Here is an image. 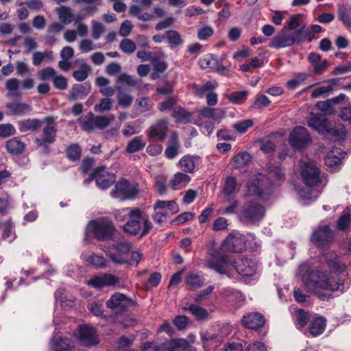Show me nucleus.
<instances>
[{
    "label": "nucleus",
    "mask_w": 351,
    "mask_h": 351,
    "mask_svg": "<svg viewBox=\"0 0 351 351\" xmlns=\"http://www.w3.org/2000/svg\"><path fill=\"white\" fill-rule=\"evenodd\" d=\"M306 272H308V275L304 280V285L311 292L316 293L320 289L343 292L348 288V286H346L340 278L334 280L326 272L319 270L309 271V267L306 263L301 264L299 267L298 274L303 276Z\"/></svg>",
    "instance_id": "obj_1"
},
{
    "label": "nucleus",
    "mask_w": 351,
    "mask_h": 351,
    "mask_svg": "<svg viewBox=\"0 0 351 351\" xmlns=\"http://www.w3.org/2000/svg\"><path fill=\"white\" fill-rule=\"evenodd\" d=\"M301 176L308 189H300L299 195L306 199H316L320 193L317 188L324 184V175L322 174L315 162L309 161L304 162L302 167Z\"/></svg>",
    "instance_id": "obj_2"
},
{
    "label": "nucleus",
    "mask_w": 351,
    "mask_h": 351,
    "mask_svg": "<svg viewBox=\"0 0 351 351\" xmlns=\"http://www.w3.org/2000/svg\"><path fill=\"white\" fill-rule=\"evenodd\" d=\"M128 211L129 217L123 227V231L131 236L139 235L141 238L147 235L152 228L148 217L138 208Z\"/></svg>",
    "instance_id": "obj_3"
},
{
    "label": "nucleus",
    "mask_w": 351,
    "mask_h": 351,
    "mask_svg": "<svg viewBox=\"0 0 351 351\" xmlns=\"http://www.w3.org/2000/svg\"><path fill=\"white\" fill-rule=\"evenodd\" d=\"M42 134L40 136L36 137L34 142L36 145L47 148L49 145L56 141L57 125L56 119L53 116H48L43 119L41 124Z\"/></svg>",
    "instance_id": "obj_4"
},
{
    "label": "nucleus",
    "mask_w": 351,
    "mask_h": 351,
    "mask_svg": "<svg viewBox=\"0 0 351 351\" xmlns=\"http://www.w3.org/2000/svg\"><path fill=\"white\" fill-rule=\"evenodd\" d=\"M302 38L301 32H288L283 29L277 33L269 41V47L275 49L290 47L294 45H300Z\"/></svg>",
    "instance_id": "obj_5"
},
{
    "label": "nucleus",
    "mask_w": 351,
    "mask_h": 351,
    "mask_svg": "<svg viewBox=\"0 0 351 351\" xmlns=\"http://www.w3.org/2000/svg\"><path fill=\"white\" fill-rule=\"evenodd\" d=\"M88 228L94 234L95 238L99 241L112 239L115 231L112 223L106 218L91 221L88 224Z\"/></svg>",
    "instance_id": "obj_6"
},
{
    "label": "nucleus",
    "mask_w": 351,
    "mask_h": 351,
    "mask_svg": "<svg viewBox=\"0 0 351 351\" xmlns=\"http://www.w3.org/2000/svg\"><path fill=\"white\" fill-rule=\"evenodd\" d=\"M265 208L260 204L245 206L239 218L243 223L252 224L261 220L265 215Z\"/></svg>",
    "instance_id": "obj_7"
},
{
    "label": "nucleus",
    "mask_w": 351,
    "mask_h": 351,
    "mask_svg": "<svg viewBox=\"0 0 351 351\" xmlns=\"http://www.w3.org/2000/svg\"><path fill=\"white\" fill-rule=\"evenodd\" d=\"M138 193L136 186L130 184L125 179L120 180L115 185L114 189L111 191V196L114 198L125 200L133 199Z\"/></svg>",
    "instance_id": "obj_8"
},
{
    "label": "nucleus",
    "mask_w": 351,
    "mask_h": 351,
    "mask_svg": "<svg viewBox=\"0 0 351 351\" xmlns=\"http://www.w3.org/2000/svg\"><path fill=\"white\" fill-rule=\"evenodd\" d=\"M246 239L244 235L239 232L230 234L221 245L225 252L241 253L245 249Z\"/></svg>",
    "instance_id": "obj_9"
},
{
    "label": "nucleus",
    "mask_w": 351,
    "mask_h": 351,
    "mask_svg": "<svg viewBox=\"0 0 351 351\" xmlns=\"http://www.w3.org/2000/svg\"><path fill=\"white\" fill-rule=\"evenodd\" d=\"M132 247L128 242H120L112 245L111 250L108 252V256L116 265H123L128 263L126 255L130 251Z\"/></svg>",
    "instance_id": "obj_10"
},
{
    "label": "nucleus",
    "mask_w": 351,
    "mask_h": 351,
    "mask_svg": "<svg viewBox=\"0 0 351 351\" xmlns=\"http://www.w3.org/2000/svg\"><path fill=\"white\" fill-rule=\"evenodd\" d=\"M95 180L97 185L101 189L109 188L115 181V176L113 173L106 171L105 166L97 168L90 176L88 182Z\"/></svg>",
    "instance_id": "obj_11"
},
{
    "label": "nucleus",
    "mask_w": 351,
    "mask_h": 351,
    "mask_svg": "<svg viewBox=\"0 0 351 351\" xmlns=\"http://www.w3.org/2000/svg\"><path fill=\"white\" fill-rule=\"evenodd\" d=\"M333 234L327 225L319 227L311 237V243L319 248H324L332 242Z\"/></svg>",
    "instance_id": "obj_12"
},
{
    "label": "nucleus",
    "mask_w": 351,
    "mask_h": 351,
    "mask_svg": "<svg viewBox=\"0 0 351 351\" xmlns=\"http://www.w3.org/2000/svg\"><path fill=\"white\" fill-rule=\"evenodd\" d=\"M263 177L261 175L251 178L247 183L245 197L257 199H265L266 193L263 189Z\"/></svg>",
    "instance_id": "obj_13"
},
{
    "label": "nucleus",
    "mask_w": 351,
    "mask_h": 351,
    "mask_svg": "<svg viewBox=\"0 0 351 351\" xmlns=\"http://www.w3.org/2000/svg\"><path fill=\"white\" fill-rule=\"evenodd\" d=\"M88 285L95 288L113 286L121 289L126 287L125 283L121 281L119 278L111 274H105L101 276H96L89 280Z\"/></svg>",
    "instance_id": "obj_14"
},
{
    "label": "nucleus",
    "mask_w": 351,
    "mask_h": 351,
    "mask_svg": "<svg viewBox=\"0 0 351 351\" xmlns=\"http://www.w3.org/2000/svg\"><path fill=\"white\" fill-rule=\"evenodd\" d=\"M311 141V136L304 127H295L289 134V142L294 148L300 149Z\"/></svg>",
    "instance_id": "obj_15"
},
{
    "label": "nucleus",
    "mask_w": 351,
    "mask_h": 351,
    "mask_svg": "<svg viewBox=\"0 0 351 351\" xmlns=\"http://www.w3.org/2000/svg\"><path fill=\"white\" fill-rule=\"evenodd\" d=\"M169 120L160 119L152 124L147 130L148 138L158 141H164L167 137L169 130Z\"/></svg>",
    "instance_id": "obj_16"
},
{
    "label": "nucleus",
    "mask_w": 351,
    "mask_h": 351,
    "mask_svg": "<svg viewBox=\"0 0 351 351\" xmlns=\"http://www.w3.org/2000/svg\"><path fill=\"white\" fill-rule=\"evenodd\" d=\"M232 265L238 274L243 276L254 275L257 269L256 263L250 258H239L235 260Z\"/></svg>",
    "instance_id": "obj_17"
},
{
    "label": "nucleus",
    "mask_w": 351,
    "mask_h": 351,
    "mask_svg": "<svg viewBox=\"0 0 351 351\" xmlns=\"http://www.w3.org/2000/svg\"><path fill=\"white\" fill-rule=\"evenodd\" d=\"M318 261L324 267L328 268L330 271L337 272L341 271V266L337 254L334 251L323 252L318 257Z\"/></svg>",
    "instance_id": "obj_18"
},
{
    "label": "nucleus",
    "mask_w": 351,
    "mask_h": 351,
    "mask_svg": "<svg viewBox=\"0 0 351 351\" xmlns=\"http://www.w3.org/2000/svg\"><path fill=\"white\" fill-rule=\"evenodd\" d=\"M241 324L245 328L252 330H257L264 326L265 319L263 315L260 313H248L243 316Z\"/></svg>",
    "instance_id": "obj_19"
},
{
    "label": "nucleus",
    "mask_w": 351,
    "mask_h": 351,
    "mask_svg": "<svg viewBox=\"0 0 351 351\" xmlns=\"http://www.w3.org/2000/svg\"><path fill=\"white\" fill-rule=\"evenodd\" d=\"M78 339L84 346H93L98 343V338L94 328L88 325L79 328Z\"/></svg>",
    "instance_id": "obj_20"
},
{
    "label": "nucleus",
    "mask_w": 351,
    "mask_h": 351,
    "mask_svg": "<svg viewBox=\"0 0 351 351\" xmlns=\"http://www.w3.org/2000/svg\"><path fill=\"white\" fill-rule=\"evenodd\" d=\"M132 303V300L124 294L116 293L106 302V306L112 309L119 308L125 311Z\"/></svg>",
    "instance_id": "obj_21"
},
{
    "label": "nucleus",
    "mask_w": 351,
    "mask_h": 351,
    "mask_svg": "<svg viewBox=\"0 0 351 351\" xmlns=\"http://www.w3.org/2000/svg\"><path fill=\"white\" fill-rule=\"evenodd\" d=\"M328 120L322 114L311 113L308 118V125L319 134H325Z\"/></svg>",
    "instance_id": "obj_22"
},
{
    "label": "nucleus",
    "mask_w": 351,
    "mask_h": 351,
    "mask_svg": "<svg viewBox=\"0 0 351 351\" xmlns=\"http://www.w3.org/2000/svg\"><path fill=\"white\" fill-rule=\"evenodd\" d=\"M229 260L226 256H213L206 263V266L220 274H226Z\"/></svg>",
    "instance_id": "obj_23"
},
{
    "label": "nucleus",
    "mask_w": 351,
    "mask_h": 351,
    "mask_svg": "<svg viewBox=\"0 0 351 351\" xmlns=\"http://www.w3.org/2000/svg\"><path fill=\"white\" fill-rule=\"evenodd\" d=\"M25 144L21 141L19 138L14 137L6 141L5 148L8 152L12 155H20L25 149Z\"/></svg>",
    "instance_id": "obj_24"
},
{
    "label": "nucleus",
    "mask_w": 351,
    "mask_h": 351,
    "mask_svg": "<svg viewBox=\"0 0 351 351\" xmlns=\"http://www.w3.org/2000/svg\"><path fill=\"white\" fill-rule=\"evenodd\" d=\"M199 160L200 158L199 156L186 155L180 160L179 165L185 173H193Z\"/></svg>",
    "instance_id": "obj_25"
},
{
    "label": "nucleus",
    "mask_w": 351,
    "mask_h": 351,
    "mask_svg": "<svg viewBox=\"0 0 351 351\" xmlns=\"http://www.w3.org/2000/svg\"><path fill=\"white\" fill-rule=\"evenodd\" d=\"M42 123L43 119L40 120L36 118L23 119L18 122V127L21 132H33L40 128Z\"/></svg>",
    "instance_id": "obj_26"
},
{
    "label": "nucleus",
    "mask_w": 351,
    "mask_h": 351,
    "mask_svg": "<svg viewBox=\"0 0 351 351\" xmlns=\"http://www.w3.org/2000/svg\"><path fill=\"white\" fill-rule=\"evenodd\" d=\"M7 108L13 115L24 116L32 110L30 104L22 102H12L7 104Z\"/></svg>",
    "instance_id": "obj_27"
},
{
    "label": "nucleus",
    "mask_w": 351,
    "mask_h": 351,
    "mask_svg": "<svg viewBox=\"0 0 351 351\" xmlns=\"http://www.w3.org/2000/svg\"><path fill=\"white\" fill-rule=\"evenodd\" d=\"M51 347L53 351H71V350L70 341L60 335H56L52 338Z\"/></svg>",
    "instance_id": "obj_28"
},
{
    "label": "nucleus",
    "mask_w": 351,
    "mask_h": 351,
    "mask_svg": "<svg viewBox=\"0 0 351 351\" xmlns=\"http://www.w3.org/2000/svg\"><path fill=\"white\" fill-rule=\"evenodd\" d=\"M172 117L177 123L186 124L191 122L192 114L181 106H176L173 110Z\"/></svg>",
    "instance_id": "obj_29"
},
{
    "label": "nucleus",
    "mask_w": 351,
    "mask_h": 351,
    "mask_svg": "<svg viewBox=\"0 0 351 351\" xmlns=\"http://www.w3.org/2000/svg\"><path fill=\"white\" fill-rule=\"evenodd\" d=\"M323 134L326 135L327 137L332 141H339L344 138L346 132L345 129L342 125L332 128L330 127V123H329L325 134Z\"/></svg>",
    "instance_id": "obj_30"
},
{
    "label": "nucleus",
    "mask_w": 351,
    "mask_h": 351,
    "mask_svg": "<svg viewBox=\"0 0 351 351\" xmlns=\"http://www.w3.org/2000/svg\"><path fill=\"white\" fill-rule=\"evenodd\" d=\"M154 209L155 210L157 209H166L165 211L172 215L179 211L178 206L175 201L157 200L154 206Z\"/></svg>",
    "instance_id": "obj_31"
},
{
    "label": "nucleus",
    "mask_w": 351,
    "mask_h": 351,
    "mask_svg": "<svg viewBox=\"0 0 351 351\" xmlns=\"http://www.w3.org/2000/svg\"><path fill=\"white\" fill-rule=\"evenodd\" d=\"M204 278L202 275L194 272H189L186 277L185 282L191 286V289H196L203 286Z\"/></svg>",
    "instance_id": "obj_32"
},
{
    "label": "nucleus",
    "mask_w": 351,
    "mask_h": 351,
    "mask_svg": "<svg viewBox=\"0 0 351 351\" xmlns=\"http://www.w3.org/2000/svg\"><path fill=\"white\" fill-rule=\"evenodd\" d=\"M337 80L333 79L327 86H319L314 89L311 93V96L312 98H317L321 96H326L334 90V88L335 86H337Z\"/></svg>",
    "instance_id": "obj_33"
},
{
    "label": "nucleus",
    "mask_w": 351,
    "mask_h": 351,
    "mask_svg": "<svg viewBox=\"0 0 351 351\" xmlns=\"http://www.w3.org/2000/svg\"><path fill=\"white\" fill-rule=\"evenodd\" d=\"M326 327V319L322 317L315 319L309 328L310 333L316 337L323 333Z\"/></svg>",
    "instance_id": "obj_34"
},
{
    "label": "nucleus",
    "mask_w": 351,
    "mask_h": 351,
    "mask_svg": "<svg viewBox=\"0 0 351 351\" xmlns=\"http://www.w3.org/2000/svg\"><path fill=\"white\" fill-rule=\"evenodd\" d=\"M20 80L17 78H11L5 82V86L8 90V97H18L21 95L19 92Z\"/></svg>",
    "instance_id": "obj_35"
},
{
    "label": "nucleus",
    "mask_w": 351,
    "mask_h": 351,
    "mask_svg": "<svg viewBox=\"0 0 351 351\" xmlns=\"http://www.w3.org/2000/svg\"><path fill=\"white\" fill-rule=\"evenodd\" d=\"M189 181L190 177L189 176L182 172H178L174 174L171 183L174 189H178L184 187Z\"/></svg>",
    "instance_id": "obj_36"
},
{
    "label": "nucleus",
    "mask_w": 351,
    "mask_h": 351,
    "mask_svg": "<svg viewBox=\"0 0 351 351\" xmlns=\"http://www.w3.org/2000/svg\"><path fill=\"white\" fill-rule=\"evenodd\" d=\"M59 19L63 24L67 25L74 20V15L71 13V8L62 6L56 9Z\"/></svg>",
    "instance_id": "obj_37"
},
{
    "label": "nucleus",
    "mask_w": 351,
    "mask_h": 351,
    "mask_svg": "<svg viewBox=\"0 0 351 351\" xmlns=\"http://www.w3.org/2000/svg\"><path fill=\"white\" fill-rule=\"evenodd\" d=\"M130 14L134 16H136L142 21H148L154 19V15L147 12H142V8L137 5H132L130 8Z\"/></svg>",
    "instance_id": "obj_38"
},
{
    "label": "nucleus",
    "mask_w": 351,
    "mask_h": 351,
    "mask_svg": "<svg viewBox=\"0 0 351 351\" xmlns=\"http://www.w3.org/2000/svg\"><path fill=\"white\" fill-rule=\"evenodd\" d=\"M53 59L52 51H35L32 54V63L38 66L45 60H52Z\"/></svg>",
    "instance_id": "obj_39"
},
{
    "label": "nucleus",
    "mask_w": 351,
    "mask_h": 351,
    "mask_svg": "<svg viewBox=\"0 0 351 351\" xmlns=\"http://www.w3.org/2000/svg\"><path fill=\"white\" fill-rule=\"evenodd\" d=\"M165 37L171 48L182 45L184 43L179 32L173 29L167 31Z\"/></svg>",
    "instance_id": "obj_40"
},
{
    "label": "nucleus",
    "mask_w": 351,
    "mask_h": 351,
    "mask_svg": "<svg viewBox=\"0 0 351 351\" xmlns=\"http://www.w3.org/2000/svg\"><path fill=\"white\" fill-rule=\"evenodd\" d=\"M117 83L126 84L138 89L141 87L140 82L128 73L120 74L117 77Z\"/></svg>",
    "instance_id": "obj_41"
},
{
    "label": "nucleus",
    "mask_w": 351,
    "mask_h": 351,
    "mask_svg": "<svg viewBox=\"0 0 351 351\" xmlns=\"http://www.w3.org/2000/svg\"><path fill=\"white\" fill-rule=\"evenodd\" d=\"M198 64L202 69H208L214 68L218 66L219 62L216 56L213 54H207L199 60Z\"/></svg>",
    "instance_id": "obj_42"
},
{
    "label": "nucleus",
    "mask_w": 351,
    "mask_h": 351,
    "mask_svg": "<svg viewBox=\"0 0 351 351\" xmlns=\"http://www.w3.org/2000/svg\"><path fill=\"white\" fill-rule=\"evenodd\" d=\"M66 156L71 161L80 160L82 154V149L77 143L71 144L66 150Z\"/></svg>",
    "instance_id": "obj_43"
},
{
    "label": "nucleus",
    "mask_w": 351,
    "mask_h": 351,
    "mask_svg": "<svg viewBox=\"0 0 351 351\" xmlns=\"http://www.w3.org/2000/svg\"><path fill=\"white\" fill-rule=\"evenodd\" d=\"M251 155L247 152H241L232 158L236 168L247 165L251 161Z\"/></svg>",
    "instance_id": "obj_44"
},
{
    "label": "nucleus",
    "mask_w": 351,
    "mask_h": 351,
    "mask_svg": "<svg viewBox=\"0 0 351 351\" xmlns=\"http://www.w3.org/2000/svg\"><path fill=\"white\" fill-rule=\"evenodd\" d=\"M217 86V83H213L212 82H207L202 86H196V91L195 95L198 97H203L206 96V95L211 91L214 90Z\"/></svg>",
    "instance_id": "obj_45"
},
{
    "label": "nucleus",
    "mask_w": 351,
    "mask_h": 351,
    "mask_svg": "<svg viewBox=\"0 0 351 351\" xmlns=\"http://www.w3.org/2000/svg\"><path fill=\"white\" fill-rule=\"evenodd\" d=\"M145 143L143 142L141 136L135 137L130 141L126 147V151L128 153H134L144 148Z\"/></svg>",
    "instance_id": "obj_46"
},
{
    "label": "nucleus",
    "mask_w": 351,
    "mask_h": 351,
    "mask_svg": "<svg viewBox=\"0 0 351 351\" xmlns=\"http://www.w3.org/2000/svg\"><path fill=\"white\" fill-rule=\"evenodd\" d=\"M113 101L110 98L104 97L100 99L99 103L94 106V110L97 112H104L109 111L112 108Z\"/></svg>",
    "instance_id": "obj_47"
},
{
    "label": "nucleus",
    "mask_w": 351,
    "mask_h": 351,
    "mask_svg": "<svg viewBox=\"0 0 351 351\" xmlns=\"http://www.w3.org/2000/svg\"><path fill=\"white\" fill-rule=\"evenodd\" d=\"M184 310L190 311L199 320L204 319L208 316L207 311L196 304H191Z\"/></svg>",
    "instance_id": "obj_48"
},
{
    "label": "nucleus",
    "mask_w": 351,
    "mask_h": 351,
    "mask_svg": "<svg viewBox=\"0 0 351 351\" xmlns=\"http://www.w3.org/2000/svg\"><path fill=\"white\" fill-rule=\"evenodd\" d=\"M187 341L183 339H172L166 346L167 351H181V348H185Z\"/></svg>",
    "instance_id": "obj_49"
},
{
    "label": "nucleus",
    "mask_w": 351,
    "mask_h": 351,
    "mask_svg": "<svg viewBox=\"0 0 351 351\" xmlns=\"http://www.w3.org/2000/svg\"><path fill=\"white\" fill-rule=\"evenodd\" d=\"M90 71V67L86 64H82L80 69L73 73V77L77 82H83L88 77V73Z\"/></svg>",
    "instance_id": "obj_50"
},
{
    "label": "nucleus",
    "mask_w": 351,
    "mask_h": 351,
    "mask_svg": "<svg viewBox=\"0 0 351 351\" xmlns=\"http://www.w3.org/2000/svg\"><path fill=\"white\" fill-rule=\"evenodd\" d=\"M118 104L123 108L130 107L133 101V97L128 93L119 91L117 95Z\"/></svg>",
    "instance_id": "obj_51"
},
{
    "label": "nucleus",
    "mask_w": 351,
    "mask_h": 351,
    "mask_svg": "<svg viewBox=\"0 0 351 351\" xmlns=\"http://www.w3.org/2000/svg\"><path fill=\"white\" fill-rule=\"evenodd\" d=\"M96 124L97 129H104L110 125L112 121L115 119L113 114L108 116H95Z\"/></svg>",
    "instance_id": "obj_52"
},
{
    "label": "nucleus",
    "mask_w": 351,
    "mask_h": 351,
    "mask_svg": "<svg viewBox=\"0 0 351 351\" xmlns=\"http://www.w3.org/2000/svg\"><path fill=\"white\" fill-rule=\"evenodd\" d=\"M311 318V314L303 309L296 311V320L300 328H304L308 324Z\"/></svg>",
    "instance_id": "obj_53"
},
{
    "label": "nucleus",
    "mask_w": 351,
    "mask_h": 351,
    "mask_svg": "<svg viewBox=\"0 0 351 351\" xmlns=\"http://www.w3.org/2000/svg\"><path fill=\"white\" fill-rule=\"evenodd\" d=\"M214 34V29L212 27L204 25L197 30V38L200 40H206Z\"/></svg>",
    "instance_id": "obj_54"
},
{
    "label": "nucleus",
    "mask_w": 351,
    "mask_h": 351,
    "mask_svg": "<svg viewBox=\"0 0 351 351\" xmlns=\"http://www.w3.org/2000/svg\"><path fill=\"white\" fill-rule=\"evenodd\" d=\"M119 48L125 53H132L135 51L136 47L134 41L130 39L124 38L120 43Z\"/></svg>",
    "instance_id": "obj_55"
},
{
    "label": "nucleus",
    "mask_w": 351,
    "mask_h": 351,
    "mask_svg": "<svg viewBox=\"0 0 351 351\" xmlns=\"http://www.w3.org/2000/svg\"><path fill=\"white\" fill-rule=\"evenodd\" d=\"M237 186V180L234 178L229 177L226 179L224 186L223 188V191L225 195L229 196L236 189Z\"/></svg>",
    "instance_id": "obj_56"
},
{
    "label": "nucleus",
    "mask_w": 351,
    "mask_h": 351,
    "mask_svg": "<svg viewBox=\"0 0 351 351\" xmlns=\"http://www.w3.org/2000/svg\"><path fill=\"white\" fill-rule=\"evenodd\" d=\"M88 261L96 268H103L106 266V260L101 255L93 254L88 258Z\"/></svg>",
    "instance_id": "obj_57"
},
{
    "label": "nucleus",
    "mask_w": 351,
    "mask_h": 351,
    "mask_svg": "<svg viewBox=\"0 0 351 351\" xmlns=\"http://www.w3.org/2000/svg\"><path fill=\"white\" fill-rule=\"evenodd\" d=\"M253 125V121L251 119L243 120L240 122L235 123L232 128L239 133L243 134L246 132L248 128Z\"/></svg>",
    "instance_id": "obj_58"
},
{
    "label": "nucleus",
    "mask_w": 351,
    "mask_h": 351,
    "mask_svg": "<svg viewBox=\"0 0 351 351\" xmlns=\"http://www.w3.org/2000/svg\"><path fill=\"white\" fill-rule=\"evenodd\" d=\"M88 115L90 117L86 121L82 123V128L83 130L90 132L97 128L96 124L95 116L92 112H90Z\"/></svg>",
    "instance_id": "obj_59"
},
{
    "label": "nucleus",
    "mask_w": 351,
    "mask_h": 351,
    "mask_svg": "<svg viewBox=\"0 0 351 351\" xmlns=\"http://www.w3.org/2000/svg\"><path fill=\"white\" fill-rule=\"evenodd\" d=\"M105 32L104 25L96 21H92V36L95 40H98Z\"/></svg>",
    "instance_id": "obj_60"
},
{
    "label": "nucleus",
    "mask_w": 351,
    "mask_h": 351,
    "mask_svg": "<svg viewBox=\"0 0 351 351\" xmlns=\"http://www.w3.org/2000/svg\"><path fill=\"white\" fill-rule=\"evenodd\" d=\"M57 75V72L52 67H47L39 72V78L43 81H46L49 80H53L54 77Z\"/></svg>",
    "instance_id": "obj_61"
},
{
    "label": "nucleus",
    "mask_w": 351,
    "mask_h": 351,
    "mask_svg": "<svg viewBox=\"0 0 351 351\" xmlns=\"http://www.w3.org/2000/svg\"><path fill=\"white\" fill-rule=\"evenodd\" d=\"M16 133V129L11 123L0 124V137L7 138L14 135Z\"/></svg>",
    "instance_id": "obj_62"
},
{
    "label": "nucleus",
    "mask_w": 351,
    "mask_h": 351,
    "mask_svg": "<svg viewBox=\"0 0 351 351\" xmlns=\"http://www.w3.org/2000/svg\"><path fill=\"white\" fill-rule=\"evenodd\" d=\"M52 82L54 87L58 90H64L67 88V80L62 75L57 74Z\"/></svg>",
    "instance_id": "obj_63"
},
{
    "label": "nucleus",
    "mask_w": 351,
    "mask_h": 351,
    "mask_svg": "<svg viewBox=\"0 0 351 351\" xmlns=\"http://www.w3.org/2000/svg\"><path fill=\"white\" fill-rule=\"evenodd\" d=\"M247 93L245 90L232 93L228 99L232 104H239L245 100Z\"/></svg>",
    "instance_id": "obj_64"
}]
</instances>
